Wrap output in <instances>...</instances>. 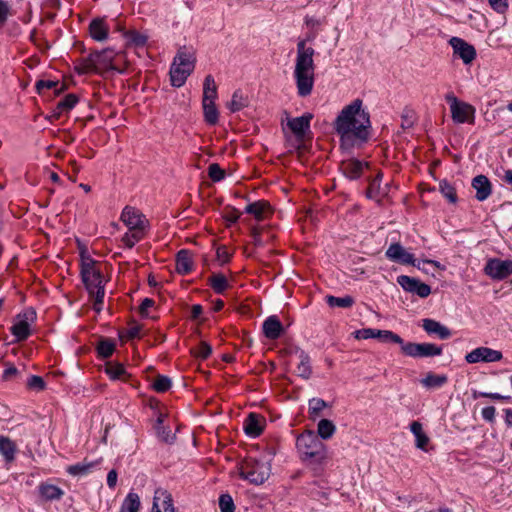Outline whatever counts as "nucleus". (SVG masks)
<instances>
[{
	"label": "nucleus",
	"mask_w": 512,
	"mask_h": 512,
	"mask_svg": "<svg viewBox=\"0 0 512 512\" xmlns=\"http://www.w3.org/2000/svg\"><path fill=\"white\" fill-rule=\"evenodd\" d=\"M362 105V100H353L340 111L334 121V129L340 137L341 145L345 148L366 142L369 138L370 116Z\"/></svg>",
	"instance_id": "obj_1"
},
{
	"label": "nucleus",
	"mask_w": 512,
	"mask_h": 512,
	"mask_svg": "<svg viewBox=\"0 0 512 512\" xmlns=\"http://www.w3.org/2000/svg\"><path fill=\"white\" fill-rule=\"evenodd\" d=\"M314 39L315 34H309L306 39L299 40L297 43L293 76L300 97L309 96L314 87L315 63L313 57L315 50L311 46H307V42H312Z\"/></svg>",
	"instance_id": "obj_2"
},
{
	"label": "nucleus",
	"mask_w": 512,
	"mask_h": 512,
	"mask_svg": "<svg viewBox=\"0 0 512 512\" xmlns=\"http://www.w3.org/2000/svg\"><path fill=\"white\" fill-rule=\"evenodd\" d=\"M82 280L91 298L94 299L93 308L99 313L103 308L105 289L100 269L93 261L84 262L81 269Z\"/></svg>",
	"instance_id": "obj_3"
},
{
	"label": "nucleus",
	"mask_w": 512,
	"mask_h": 512,
	"mask_svg": "<svg viewBox=\"0 0 512 512\" xmlns=\"http://www.w3.org/2000/svg\"><path fill=\"white\" fill-rule=\"evenodd\" d=\"M296 445L303 460L321 463L326 458V446L313 431L298 436Z\"/></svg>",
	"instance_id": "obj_4"
},
{
	"label": "nucleus",
	"mask_w": 512,
	"mask_h": 512,
	"mask_svg": "<svg viewBox=\"0 0 512 512\" xmlns=\"http://www.w3.org/2000/svg\"><path fill=\"white\" fill-rule=\"evenodd\" d=\"M194 68L195 58L193 54L185 49H180L174 57L170 68L171 85L177 88L183 86Z\"/></svg>",
	"instance_id": "obj_5"
},
{
	"label": "nucleus",
	"mask_w": 512,
	"mask_h": 512,
	"mask_svg": "<svg viewBox=\"0 0 512 512\" xmlns=\"http://www.w3.org/2000/svg\"><path fill=\"white\" fill-rule=\"evenodd\" d=\"M269 463L250 459L240 468V476L249 482L259 485L264 483L270 475Z\"/></svg>",
	"instance_id": "obj_6"
},
{
	"label": "nucleus",
	"mask_w": 512,
	"mask_h": 512,
	"mask_svg": "<svg viewBox=\"0 0 512 512\" xmlns=\"http://www.w3.org/2000/svg\"><path fill=\"white\" fill-rule=\"evenodd\" d=\"M401 351L412 358L434 357L442 354V348L433 343L403 342Z\"/></svg>",
	"instance_id": "obj_7"
},
{
	"label": "nucleus",
	"mask_w": 512,
	"mask_h": 512,
	"mask_svg": "<svg viewBox=\"0 0 512 512\" xmlns=\"http://www.w3.org/2000/svg\"><path fill=\"white\" fill-rule=\"evenodd\" d=\"M121 221L127 226L128 230L147 231L149 221L138 209L126 206L120 217Z\"/></svg>",
	"instance_id": "obj_8"
},
{
	"label": "nucleus",
	"mask_w": 512,
	"mask_h": 512,
	"mask_svg": "<svg viewBox=\"0 0 512 512\" xmlns=\"http://www.w3.org/2000/svg\"><path fill=\"white\" fill-rule=\"evenodd\" d=\"M385 256L391 261L422 269L420 260L417 261L414 255L409 253L400 243L390 244L385 252Z\"/></svg>",
	"instance_id": "obj_9"
},
{
	"label": "nucleus",
	"mask_w": 512,
	"mask_h": 512,
	"mask_svg": "<svg viewBox=\"0 0 512 512\" xmlns=\"http://www.w3.org/2000/svg\"><path fill=\"white\" fill-rule=\"evenodd\" d=\"M34 318V311H26L16 316L10 331L18 341H23L29 337L31 333L30 322H32Z\"/></svg>",
	"instance_id": "obj_10"
},
{
	"label": "nucleus",
	"mask_w": 512,
	"mask_h": 512,
	"mask_svg": "<svg viewBox=\"0 0 512 512\" xmlns=\"http://www.w3.org/2000/svg\"><path fill=\"white\" fill-rule=\"evenodd\" d=\"M484 271L493 279H504L512 274V261L497 258L490 259L486 263Z\"/></svg>",
	"instance_id": "obj_11"
},
{
	"label": "nucleus",
	"mask_w": 512,
	"mask_h": 512,
	"mask_svg": "<svg viewBox=\"0 0 512 512\" xmlns=\"http://www.w3.org/2000/svg\"><path fill=\"white\" fill-rule=\"evenodd\" d=\"M397 283L407 292L418 295L421 298H426L431 294L429 285L419 281L416 278L400 275L397 277Z\"/></svg>",
	"instance_id": "obj_12"
},
{
	"label": "nucleus",
	"mask_w": 512,
	"mask_h": 512,
	"mask_svg": "<svg viewBox=\"0 0 512 512\" xmlns=\"http://www.w3.org/2000/svg\"><path fill=\"white\" fill-rule=\"evenodd\" d=\"M503 355L501 351L491 349L489 347H478L465 356V360L470 363L478 362H497L502 359Z\"/></svg>",
	"instance_id": "obj_13"
},
{
	"label": "nucleus",
	"mask_w": 512,
	"mask_h": 512,
	"mask_svg": "<svg viewBox=\"0 0 512 512\" xmlns=\"http://www.w3.org/2000/svg\"><path fill=\"white\" fill-rule=\"evenodd\" d=\"M449 44L453 48L454 55L458 56L464 64H470L476 58L474 46L459 37H452Z\"/></svg>",
	"instance_id": "obj_14"
},
{
	"label": "nucleus",
	"mask_w": 512,
	"mask_h": 512,
	"mask_svg": "<svg viewBox=\"0 0 512 512\" xmlns=\"http://www.w3.org/2000/svg\"><path fill=\"white\" fill-rule=\"evenodd\" d=\"M151 512H174L172 496L167 490L163 488L155 490Z\"/></svg>",
	"instance_id": "obj_15"
},
{
	"label": "nucleus",
	"mask_w": 512,
	"mask_h": 512,
	"mask_svg": "<svg viewBox=\"0 0 512 512\" xmlns=\"http://www.w3.org/2000/svg\"><path fill=\"white\" fill-rule=\"evenodd\" d=\"M451 110V116L454 122L456 123H470L472 124L474 122L475 117V108L466 103V102H460L455 107H452Z\"/></svg>",
	"instance_id": "obj_16"
},
{
	"label": "nucleus",
	"mask_w": 512,
	"mask_h": 512,
	"mask_svg": "<svg viewBox=\"0 0 512 512\" xmlns=\"http://www.w3.org/2000/svg\"><path fill=\"white\" fill-rule=\"evenodd\" d=\"M312 118L313 115L311 113H306L300 117L288 120L287 125L298 140H302L306 132L310 130V121Z\"/></svg>",
	"instance_id": "obj_17"
},
{
	"label": "nucleus",
	"mask_w": 512,
	"mask_h": 512,
	"mask_svg": "<svg viewBox=\"0 0 512 512\" xmlns=\"http://www.w3.org/2000/svg\"><path fill=\"white\" fill-rule=\"evenodd\" d=\"M389 193V183L382 184V173L378 172L373 178L367 189V196L371 199L380 201Z\"/></svg>",
	"instance_id": "obj_18"
},
{
	"label": "nucleus",
	"mask_w": 512,
	"mask_h": 512,
	"mask_svg": "<svg viewBox=\"0 0 512 512\" xmlns=\"http://www.w3.org/2000/svg\"><path fill=\"white\" fill-rule=\"evenodd\" d=\"M422 328L430 335H436L439 339L445 340L451 337L452 333L448 327L440 322L426 318L422 320Z\"/></svg>",
	"instance_id": "obj_19"
},
{
	"label": "nucleus",
	"mask_w": 512,
	"mask_h": 512,
	"mask_svg": "<svg viewBox=\"0 0 512 512\" xmlns=\"http://www.w3.org/2000/svg\"><path fill=\"white\" fill-rule=\"evenodd\" d=\"M472 187L476 190V199L479 201L486 200L492 192L491 183L485 175L474 177Z\"/></svg>",
	"instance_id": "obj_20"
},
{
	"label": "nucleus",
	"mask_w": 512,
	"mask_h": 512,
	"mask_svg": "<svg viewBox=\"0 0 512 512\" xmlns=\"http://www.w3.org/2000/svg\"><path fill=\"white\" fill-rule=\"evenodd\" d=\"M38 493L43 501L60 500L64 495V491L60 487L48 482L40 483Z\"/></svg>",
	"instance_id": "obj_21"
},
{
	"label": "nucleus",
	"mask_w": 512,
	"mask_h": 512,
	"mask_svg": "<svg viewBox=\"0 0 512 512\" xmlns=\"http://www.w3.org/2000/svg\"><path fill=\"white\" fill-rule=\"evenodd\" d=\"M366 166V163H363L357 159H348L341 162L340 168L347 178L357 179L360 177L363 168Z\"/></svg>",
	"instance_id": "obj_22"
},
{
	"label": "nucleus",
	"mask_w": 512,
	"mask_h": 512,
	"mask_svg": "<svg viewBox=\"0 0 512 512\" xmlns=\"http://www.w3.org/2000/svg\"><path fill=\"white\" fill-rule=\"evenodd\" d=\"M282 331V323L275 315L269 316L263 323V333L268 339L274 340L279 338Z\"/></svg>",
	"instance_id": "obj_23"
},
{
	"label": "nucleus",
	"mask_w": 512,
	"mask_h": 512,
	"mask_svg": "<svg viewBox=\"0 0 512 512\" xmlns=\"http://www.w3.org/2000/svg\"><path fill=\"white\" fill-rule=\"evenodd\" d=\"M263 430V419L255 414L250 413L244 422V431L250 437H257Z\"/></svg>",
	"instance_id": "obj_24"
},
{
	"label": "nucleus",
	"mask_w": 512,
	"mask_h": 512,
	"mask_svg": "<svg viewBox=\"0 0 512 512\" xmlns=\"http://www.w3.org/2000/svg\"><path fill=\"white\" fill-rule=\"evenodd\" d=\"M90 36L99 42H102L108 38L109 27L103 19H94L89 25Z\"/></svg>",
	"instance_id": "obj_25"
},
{
	"label": "nucleus",
	"mask_w": 512,
	"mask_h": 512,
	"mask_svg": "<svg viewBox=\"0 0 512 512\" xmlns=\"http://www.w3.org/2000/svg\"><path fill=\"white\" fill-rule=\"evenodd\" d=\"M193 266L192 257L188 250H180L176 256V271L181 275L191 272Z\"/></svg>",
	"instance_id": "obj_26"
},
{
	"label": "nucleus",
	"mask_w": 512,
	"mask_h": 512,
	"mask_svg": "<svg viewBox=\"0 0 512 512\" xmlns=\"http://www.w3.org/2000/svg\"><path fill=\"white\" fill-rule=\"evenodd\" d=\"M217 99V85L212 75H207L203 83L202 103H212Z\"/></svg>",
	"instance_id": "obj_27"
},
{
	"label": "nucleus",
	"mask_w": 512,
	"mask_h": 512,
	"mask_svg": "<svg viewBox=\"0 0 512 512\" xmlns=\"http://www.w3.org/2000/svg\"><path fill=\"white\" fill-rule=\"evenodd\" d=\"M97 58H99V56L91 53L88 57L83 58L76 64L75 71L78 74H88L91 72H98L97 68H96V62H95V61H99Z\"/></svg>",
	"instance_id": "obj_28"
},
{
	"label": "nucleus",
	"mask_w": 512,
	"mask_h": 512,
	"mask_svg": "<svg viewBox=\"0 0 512 512\" xmlns=\"http://www.w3.org/2000/svg\"><path fill=\"white\" fill-rule=\"evenodd\" d=\"M299 363L296 367L297 374L303 379H309L312 374V368L310 365V357L304 351L298 353Z\"/></svg>",
	"instance_id": "obj_29"
},
{
	"label": "nucleus",
	"mask_w": 512,
	"mask_h": 512,
	"mask_svg": "<svg viewBox=\"0 0 512 512\" xmlns=\"http://www.w3.org/2000/svg\"><path fill=\"white\" fill-rule=\"evenodd\" d=\"M98 462L87 461L86 459L77 464L67 467V472L72 476H84L97 466Z\"/></svg>",
	"instance_id": "obj_30"
},
{
	"label": "nucleus",
	"mask_w": 512,
	"mask_h": 512,
	"mask_svg": "<svg viewBox=\"0 0 512 512\" xmlns=\"http://www.w3.org/2000/svg\"><path fill=\"white\" fill-rule=\"evenodd\" d=\"M16 445L8 437L0 435V454L6 461L11 462L15 458Z\"/></svg>",
	"instance_id": "obj_31"
},
{
	"label": "nucleus",
	"mask_w": 512,
	"mask_h": 512,
	"mask_svg": "<svg viewBox=\"0 0 512 512\" xmlns=\"http://www.w3.org/2000/svg\"><path fill=\"white\" fill-rule=\"evenodd\" d=\"M124 38L128 46L135 48L144 47L148 40L147 35L140 33L136 30L126 31L124 33Z\"/></svg>",
	"instance_id": "obj_32"
},
{
	"label": "nucleus",
	"mask_w": 512,
	"mask_h": 512,
	"mask_svg": "<svg viewBox=\"0 0 512 512\" xmlns=\"http://www.w3.org/2000/svg\"><path fill=\"white\" fill-rule=\"evenodd\" d=\"M410 430L416 438V447L425 450L429 443V437L423 431L422 424L418 421H414L410 425Z\"/></svg>",
	"instance_id": "obj_33"
},
{
	"label": "nucleus",
	"mask_w": 512,
	"mask_h": 512,
	"mask_svg": "<svg viewBox=\"0 0 512 512\" xmlns=\"http://www.w3.org/2000/svg\"><path fill=\"white\" fill-rule=\"evenodd\" d=\"M248 98L237 90L233 93L231 100L227 103V108L232 112H238L248 106Z\"/></svg>",
	"instance_id": "obj_34"
},
{
	"label": "nucleus",
	"mask_w": 512,
	"mask_h": 512,
	"mask_svg": "<svg viewBox=\"0 0 512 512\" xmlns=\"http://www.w3.org/2000/svg\"><path fill=\"white\" fill-rule=\"evenodd\" d=\"M336 432V426L331 420L321 419L317 425V436L323 440L330 439Z\"/></svg>",
	"instance_id": "obj_35"
},
{
	"label": "nucleus",
	"mask_w": 512,
	"mask_h": 512,
	"mask_svg": "<svg viewBox=\"0 0 512 512\" xmlns=\"http://www.w3.org/2000/svg\"><path fill=\"white\" fill-rule=\"evenodd\" d=\"M448 381V378L446 375H437L434 373H427V375L421 379V384L428 389H434L442 387L444 384H446Z\"/></svg>",
	"instance_id": "obj_36"
},
{
	"label": "nucleus",
	"mask_w": 512,
	"mask_h": 512,
	"mask_svg": "<svg viewBox=\"0 0 512 512\" xmlns=\"http://www.w3.org/2000/svg\"><path fill=\"white\" fill-rule=\"evenodd\" d=\"M141 506L138 494L130 492L124 499L120 512H138Z\"/></svg>",
	"instance_id": "obj_37"
},
{
	"label": "nucleus",
	"mask_w": 512,
	"mask_h": 512,
	"mask_svg": "<svg viewBox=\"0 0 512 512\" xmlns=\"http://www.w3.org/2000/svg\"><path fill=\"white\" fill-rule=\"evenodd\" d=\"M208 282L211 288L218 294L223 293L229 287L227 278L221 273L212 274Z\"/></svg>",
	"instance_id": "obj_38"
},
{
	"label": "nucleus",
	"mask_w": 512,
	"mask_h": 512,
	"mask_svg": "<svg viewBox=\"0 0 512 512\" xmlns=\"http://www.w3.org/2000/svg\"><path fill=\"white\" fill-rule=\"evenodd\" d=\"M146 232L147 231H142V230H128V232H126L123 237H122V242L125 244V246L129 249L133 248L135 246V244L139 241H141L145 235H146Z\"/></svg>",
	"instance_id": "obj_39"
},
{
	"label": "nucleus",
	"mask_w": 512,
	"mask_h": 512,
	"mask_svg": "<svg viewBox=\"0 0 512 512\" xmlns=\"http://www.w3.org/2000/svg\"><path fill=\"white\" fill-rule=\"evenodd\" d=\"M94 54L99 56V58H97L99 61H95L97 71H100L101 69H114V67L112 66V51L104 50L102 52H95Z\"/></svg>",
	"instance_id": "obj_40"
},
{
	"label": "nucleus",
	"mask_w": 512,
	"mask_h": 512,
	"mask_svg": "<svg viewBox=\"0 0 512 512\" xmlns=\"http://www.w3.org/2000/svg\"><path fill=\"white\" fill-rule=\"evenodd\" d=\"M204 119L209 125H216L218 123V110L216 108L215 102L212 103H202Z\"/></svg>",
	"instance_id": "obj_41"
},
{
	"label": "nucleus",
	"mask_w": 512,
	"mask_h": 512,
	"mask_svg": "<svg viewBox=\"0 0 512 512\" xmlns=\"http://www.w3.org/2000/svg\"><path fill=\"white\" fill-rule=\"evenodd\" d=\"M267 209L268 205L265 202L258 201L247 205L245 212L253 215L257 220H261L264 218Z\"/></svg>",
	"instance_id": "obj_42"
},
{
	"label": "nucleus",
	"mask_w": 512,
	"mask_h": 512,
	"mask_svg": "<svg viewBox=\"0 0 512 512\" xmlns=\"http://www.w3.org/2000/svg\"><path fill=\"white\" fill-rule=\"evenodd\" d=\"M326 302L330 307L349 308L354 304V299L351 296L335 297L329 295L326 297Z\"/></svg>",
	"instance_id": "obj_43"
},
{
	"label": "nucleus",
	"mask_w": 512,
	"mask_h": 512,
	"mask_svg": "<svg viewBox=\"0 0 512 512\" xmlns=\"http://www.w3.org/2000/svg\"><path fill=\"white\" fill-rule=\"evenodd\" d=\"M36 89L38 93H42L44 89H55V94L58 95L64 91L65 85L52 80H39L36 82Z\"/></svg>",
	"instance_id": "obj_44"
},
{
	"label": "nucleus",
	"mask_w": 512,
	"mask_h": 512,
	"mask_svg": "<svg viewBox=\"0 0 512 512\" xmlns=\"http://www.w3.org/2000/svg\"><path fill=\"white\" fill-rule=\"evenodd\" d=\"M162 423H163V418H162V416H160L157 420V425L155 428L157 436L163 442L172 443L174 440V435H172L171 431L168 428L164 427L162 425Z\"/></svg>",
	"instance_id": "obj_45"
},
{
	"label": "nucleus",
	"mask_w": 512,
	"mask_h": 512,
	"mask_svg": "<svg viewBox=\"0 0 512 512\" xmlns=\"http://www.w3.org/2000/svg\"><path fill=\"white\" fill-rule=\"evenodd\" d=\"M439 189L442 195L450 202L456 203L457 194L456 189L446 180H443L439 184Z\"/></svg>",
	"instance_id": "obj_46"
},
{
	"label": "nucleus",
	"mask_w": 512,
	"mask_h": 512,
	"mask_svg": "<svg viewBox=\"0 0 512 512\" xmlns=\"http://www.w3.org/2000/svg\"><path fill=\"white\" fill-rule=\"evenodd\" d=\"M115 350V344L113 341L104 339L101 340L98 344L97 351L99 356L102 358H108L110 357Z\"/></svg>",
	"instance_id": "obj_47"
},
{
	"label": "nucleus",
	"mask_w": 512,
	"mask_h": 512,
	"mask_svg": "<svg viewBox=\"0 0 512 512\" xmlns=\"http://www.w3.org/2000/svg\"><path fill=\"white\" fill-rule=\"evenodd\" d=\"M378 336L377 338L380 339L382 342H393V343H396V344H399L401 347L403 345V339L395 334L394 332L392 331H389V330H379V332H377Z\"/></svg>",
	"instance_id": "obj_48"
},
{
	"label": "nucleus",
	"mask_w": 512,
	"mask_h": 512,
	"mask_svg": "<svg viewBox=\"0 0 512 512\" xmlns=\"http://www.w3.org/2000/svg\"><path fill=\"white\" fill-rule=\"evenodd\" d=\"M77 102L78 98L75 94H68L61 101H59L57 104V109H60L63 112H68L75 107Z\"/></svg>",
	"instance_id": "obj_49"
},
{
	"label": "nucleus",
	"mask_w": 512,
	"mask_h": 512,
	"mask_svg": "<svg viewBox=\"0 0 512 512\" xmlns=\"http://www.w3.org/2000/svg\"><path fill=\"white\" fill-rule=\"evenodd\" d=\"M327 403L321 398H313L309 401V413L311 416H318L319 413L326 408Z\"/></svg>",
	"instance_id": "obj_50"
},
{
	"label": "nucleus",
	"mask_w": 512,
	"mask_h": 512,
	"mask_svg": "<svg viewBox=\"0 0 512 512\" xmlns=\"http://www.w3.org/2000/svg\"><path fill=\"white\" fill-rule=\"evenodd\" d=\"M171 387V380L167 376L159 375L153 382V388L157 392H165Z\"/></svg>",
	"instance_id": "obj_51"
},
{
	"label": "nucleus",
	"mask_w": 512,
	"mask_h": 512,
	"mask_svg": "<svg viewBox=\"0 0 512 512\" xmlns=\"http://www.w3.org/2000/svg\"><path fill=\"white\" fill-rule=\"evenodd\" d=\"M106 372L112 379H118L125 373V368L122 364L109 363Z\"/></svg>",
	"instance_id": "obj_52"
},
{
	"label": "nucleus",
	"mask_w": 512,
	"mask_h": 512,
	"mask_svg": "<svg viewBox=\"0 0 512 512\" xmlns=\"http://www.w3.org/2000/svg\"><path fill=\"white\" fill-rule=\"evenodd\" d=\"M221 512H234V502L229 494H223L219 498Z\"/></svg>",
	"instance_id": "obj_53"
},
{
	"label": "nucleus",
	"mask_w": 512,
	"mask_h": 512,
	"mask_svg": "<svg viewBox=\"0 0 512 512\" xmlns=\"http://www.w3.org/2000/svg\"><path fill=\"white\" fill-rule=\"evenodd\" d=\"M208 175L213 181L217 182L225 177V171L218 164L213 163L208 167Z\"/></svg>",
	"instance_id": "obj_54"
},
{
	"label": "nucleus",
	"mask_w": 512,
	"mask_h": 512,
	"mask_svg": "<svg viewBox=\"0 0 512 512\" xmlns=\"http://www.w3.org/2000/svg\"><path fill=\"white\" fill-rule=\"evenodd\" d=\"M27 386L32 390L42 391L45 389V382L42 377L33 375L28 378Z\"/></svg>",
	"instance_id": "obj_55"
},
{
	"label": "nucleus",
	"mask_w": 512,
	"mask_h": 512,
	"mask_svg": "<svg viewBox=\"0 0 512 512\" xmlns=\"http://www.w3.org/2000/svg\"><path fill=\"white\" fill-rule=\"evenodd\" d=\"M379 329L372 328H364L354 332V336L357 339H369V338H377Z\"/></svg>",
	"instance_id": "obj_56"
},
{
	"label": "nucleus",
	"mask_w": 512,
	"mask_h": 512,
	"mask_svg": "<svg viewBox=\"0 0 512 512\" xmlns=\"http://www.w3.org/2000/svg\"><path fill=\"white\" fill-rule=\"evenodd\" d=\"M211 352H212V348L206 342L200 343V345L194 350L195 356L198 358H201V359L208 358L209 355L211 354Z\"/></svg>",
	"instance_id": "obj_57"
},
{
	"label": "nucleus",
	"mask_w": 512,
	"mask_h": 512,
	"mask_svg": "<svg viewBox=\"0 0 512 512\" xmlns=\"http://www.w3.org/2000/svg\"><path fill=\"white\" fill-rule=\"evenodd\" d=\"M488 2L491 8L498 13H504L508 8L507 0H488Z\"/></svg>",
	"instance_id": "obj_58"
},
{
	"label": "nucleus",
	"mask_w": 512,
	"mask_h": 512,
	"mask_svg": "<svg viewBox=\"0 0 512 512\" xmlns=\"http://www.w3.org/2000/svg\"><path fill=\"white\" fill-rule=\"evenodd\" d=\"M473 397L474 398L485 397V398H490V399H493V400L509 399V397L503 396V395L498 394V393H487V392H474Z\"/></svg>",
	"instance_id": "obj_59"
},
{
	"label": "nucleus",
	"mask_w": 512,
	"mask_h": 512,
	"mask_svg": "<svg viewBox=\"0 0 512 512\" xmlns=\"http://www.w3.org/2000/svg\"><path fill=\"white\" fill-rule=\"evenodd\" d=\"M8 14H9V6L8 4L3 1V0H0V26H2L7 18H8Z\"/></svg>",
	"instance_id": "obj_60"
},
{
	"label": "nucleus",
	"mask_w": 512,
	"mask_h": 512,
	"mask_svg": "<svg viewBox=\"0 0 512 512\" xmlns=\"http://www.w3.org/2000/svg\"><path fill=\"white\" fill-rule=\"evenodd\" d=\"M495 412V407L488 406L482 409L481 414L486 421L492 422L495 418Z\"/></svg>",
	"instance_id": "obj_61"
},
{
	"label": "nucleus",
	"mask_w": 512,
	"mask_h": 512,
	"mask_svg": "<svg viewBox=\"0 0 512 512\" xmlns=\"http://www.w3.org/2000/svg\"><path fill=\"white\" fill-rule=\"evenodd\" d=\"M217 259L220 260L223 264L227 263L230 260V253L227 251L225 247H219L216 251Z\"/></svg>",
	"instance_id": "obj_62"
},
{
	"label": "nucleus",
	"mask_w": 512,
	"mask_h": 512,
	"mask_svg": "<svg viewBox=\"0 0 512 512\" xmlns=\"http://www.w3.org/2000/svg\"><path fill=\"white\" fill-rule=\"evenodd\" d=\"M239 217H240V213L235 209H231L224 214V218L228 223L237 222Z\"/></svg>",
	"instance_id": "obj_63"
},
{
	"label": "nucleus",
	"mask_w": 512,
	"mask_h": 512,
	"mask_svg": "<svg viewBox=\"0 0 512 512\" xmlns=\"http://www.w3.org/2000/svg\"><path fill=\"white\" fill-rule=\"evenodd\" d=\"M153 305H154V301L152 299L145 298L139 307V311H140L141 315L146 316L148 309L151 308Z\"/></svg>",
	"instance_id": "obj_64"
}]
</instances>
